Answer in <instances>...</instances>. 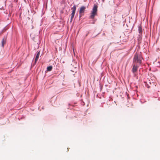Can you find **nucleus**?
<instances>
[{
	"label": "nucleus",
	"mask_w": 160,
	"mask_h": 160,
	"mask_svg": "<svg viewBox=\"0 0 160 160\" xmlns=\"http://www.w3.org/2000/svg\"><path fill=\"white\" fill-rule=\"evenodd\" d=\"M98 6L96 5H94L93 6L92 10L91 13V15L90 18L92 19H94L95 16L97 15L98 10Z\"/></svg>",
	"instance_id": "f03ea898"
},
{
	"label": "nucleus",
	"mask_w": 160,
	"mask_h": 160,
	"mask_svg": "<svg viewBox=\"0 0 160 160\" xmlns=\"http://www.w3.org/2000/svg\"><path fill=\"white\" fill-rule=\"evenodd\" d=\"M52 66H50L47 68V70L48 71H50L52 70Z\"/></svg>",
	"instance_id": "6e6552de"
},
{
	"label": "nucleus",
	"mask_w": 160,
	"mask_h": 160,
	"mask_svg": "<svg viewBox=\"0 0 160 160\" xmlns=\"http://www.w3.org/2000/svg\"><path fill=\"white\" fill-rule=\"evenodd\" d=\"M92 23H94V22H93Z\"/></svg>",
	"instance_id": "ddd939ff"
},
{
	"label": "nucleus",
	"mask_w": 160,
	"mask_h": 160,
	"mask_svg": "<svg viewBox=\"0 0 160 160\" xmlns=\"http://www.w3.org/2000/svg\"><path fill=\"white\" fill-rule=\"evenodd\" d=\"M86 7L84 6H82L80 8L79 10L80 14H82L84 12Z\"/></svg>",
	"instance_id": "39448f33"
},
{
	"label": "nucleus",
	"mask_w": 160,
	"mask_h": 160,
	"mask_svg": "<svg viewBox=\"0 0 160 160\" xmlns=\"http://www.w3.org/2000/svg\"><path fill=\"white\" fill-rule=\"evenodd\" d=\"M142 57L140 52H136L134 56L133 63L140 65L142 62Z\"/></svg>",
	"instance_id": "f257e3e1"
},
{
	"label": "nucleus",
	"mask_w": 160,
	"mask_h": 160,
	"mask_svg": "<svg viewBox=\"0 0 160 160\" xmlns=\"http://www.w3.org/2000/svg\"><path fill=\"white\" fill-rule=\"evenodd\" d=\"M81 17V15L80 14L79 15V17Z\"/></svg>",
	"instance_id": "4468645a"
},
{
	"label": "nucleus",
	"mask_w": 160,
	"mask_h": 160,
	"mask_svg": "<svg viewBox=\"0 0 160 160\" xmlns=\"http://www.w3.org/2000/svg\"><path fill=\"white\" fill-rule=\"evenodd\" d=\"M76 8L75 5H74L73 7L72 8V11L75 12Z\"/></svg>",
	"instance_id": "1a4fd4ad"
},
{
	"label": "nucleus",
	"mask_w": 160,
	"mask_h": 160,
	"mask_svg": "<svg viewBox=\"0 0 160 160\" xmlns=\"http://www.w3.org/2000/svg\"><path fill=\"white\" fill-rule=\"evenodd\" d=\"M75 12L72 11V13H71V17H72L73 18L74 17V15H75Z\"/></svg>",
	"instance_id": "9d476101"
},
{
	"label": "nucleus",
	"mask_w": 160,
	"mask_h": 160,
	"mask_svg": "<svg viewBox=\"0 0 160 160\" xmlns=\"http://www.w3.org/2000/svg\"><path fill=\"white\" fill-rule=\"evenodd\" d=\"M138 31L139 33V34L138 35V39L139 40H140L141 39L143 32L142 28L140 26H138Z\"/></svg>",
	"instance_id": "7ed1b4c3"
},
{
	"label": "nucleus",
	"mask_w": 160,
	"mask_h": 160,
	"mask_svg": "<svg viewBox=\"0 0 160 160\" xmlns=\"http://www.w3.org/2000/svg\"><path fill=\"white\" fill-rule=\"evenodd\" d=\"M6 38H5V37H4L2 39L1 42V46L2 47H3L4 46V44H6Z\"/></svg>",
	"instance_id": "423d86ee"
},
{
	"label": "nucleus",
	"mask_w": 160,
	"mask_h": 160,
	"mask_svg": "<svg viewBox=\"0 0 160 160\" xmlns=\"http://www.w3.org/2000/svg\"><path fill=\"white\" fill-rule=\"evenodd\" d=\"M140 65H138L136 64L133 63V68L132 69V73L135 75V72L137 71L138 68Z\"/></svg>",
	"instance_id": "20e7f679"
},
{
	"label": "nucleus",
	"mask_w": 160,
	"mask_h": 160,
	"mask_svg": "<svg viewBox=\"0 0 160 160\" xmlns=\"http://www.w3.org/2000/svg\"><path fill=\"white\" fill-rule=\"evenodd\" d=\"M39 55H40V52H38L37 53L36 56V57L35 58V63H36V62L38 60L39 57Z\"/></svg>",
	"instance_id": "0eeeda50"
},
{
	"label": "nucleus",
	"mask_w": 160,
	"mask_h": 160,
	"mask_svg": "<svg viewBox=\"0 0 160 160\" xmlns=\"http://www.w3.org/2000/svg\"><path fill=\"white\" fill-rule=\"evenodd\" d=\"M73 18V17H71V18H70V22H71L72 21V19Z\"/></svg>",
	"instance_id": "9b49d317"
},
{
	"label": "nucleus",
	"mask_w": 160,
	"mask_h": 160,
	"mask_svg": "<svg viewBox=\"0 0 160 160\" xmlns=\"http://www.w3.org/2000/svg\"><path fill=\"white\" fill-rule=\"evenodd\" d=\"M104 0H102V2H104Z\"/></svg>",
	"instance_id": "f8f14e48"
}]
</instances>
